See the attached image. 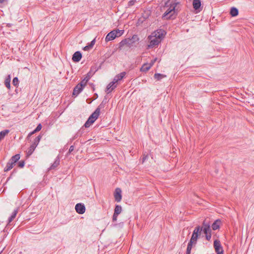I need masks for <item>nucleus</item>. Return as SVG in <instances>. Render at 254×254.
<instances>
[{
	"instance_id": "obj_1",
	"label": "nucleus",
	"mask_w": 254,
	"mask_h": 254,
	"mask_svg": "<svg viewBox=\"0 0 254 254\" xmlns=\"http://www.w3.org/2000/svg\"><path fill=\"white\" fill-rule=\"evenodd\" d=\"M178 3L176 0H168L162 8L165 11L162 15V18L169 19L175 17L177 14L176 7Z\"/></svg>"
},
{
	"instance_id": "obj_2",
	"label": "nucleus",
	"mask_w": 254,
	"mask_h": 254,
	"mask_svg": "<svg viewBox=\"0 0 254 254\" xmlns=\"http://www.w3.org/2000/svg\"><path fill=\"white\" fill-rule=\"evenodd\" d=\"M139 38L137 35H133L131 38L125 39L119 43V48L126 46L127 47L133 49L136 47Z\"/></svg>"
},
{
	"instance_id": "obj_3",
	"label": "nucleus",
	"mask_w": 254,
	"mask_h": 254,
	"mask_svg": "<svg viewBox=\"0 0 254 254\" xmlns=\"http://www.w3.org/2000/svg\"><path fill=\"white\" fill-rule=\"evenodd\" d=\"M202 229L200 228V226L196 227L195 228L193 232L192 233V235L191 238L188 243L186 254H190L191 250L192 247V245L195 244L197 240L198 234L200 233L201 231H202Z\"/></svg>"
},
{
	"instance_id": "obj_4",
	"label": "nucleus",
	"mask_w": 254,
	"mask_h": 254,
	"mask_svg": "<svg viewBox=\"0 0 254 254\" xmlns=\"http://www.w3.org/2000/svg\"><path fill=\"white\" fill-rule=\"evenodd\" d=\"M202 228L203 233L205 234L206 239L208 241L210 240L211 237L210 226L209 223H206L205 221L203 222Z\"/></svg>"
},
{
	"instance_id": "obj_5",
	"label": "nucleus",
	"mask_w": 254,
	"mask_h": 254,
	"mask_svg": "<svg viewBox=\"0 0 254 254\" xmlns=\"http://www.w3.org/2000/svg\"><path fill=\"white\" fill-rule=\"evenodd\" d=\"M148 39L150 41L149 44L148 45V48H152L157 46L161 42L160 40L157 39L156 38L152 37V35L149 36Z\"/></svg>"
},
{
	"instance_id": "obj_6",
	"label": "nucleus",
	"mask_w": 254,
	"mask_h": 254,
	"mask_svg": "<svg viewBox=\"0 0 254 254\" xmlns=\"http://www.w3.org/2000/svg\"><path fill=\"white\" fill-rule=\"evenodd\" d=\"M166 34V32L162 29H158L152 33V37H154L157 39L161 41L162 39Z\"/></svg>"
},
{
	"instance_id": "obj_7",
	"label": "nucleus",
	"mask_w": 254,
	"mask_h": 254,
	"mask_svg": "<svg viewBox=\"0 0 254 254\" xmlns=\"http://www.w3.org/2000/svg\"><path fill=\"white\" fill-rule=\"evenodd\" d=\"M214 247L217 254H223V248L219 241L215 240L214 242Z\"/></svg>"
},
{
	"instance_id": "obj_8",
	"label": "nucleus",
	"mask_w": 254,
	"mask_h": 254,
	"mask_svg": "<svg viewBox=\"0 0 254 254\" xmlns=\"http://www.w3.org/2000/svg\"><path fill=\"white\" fill-rule=\"evenodd\" d=\"M100 114H99L98 109H96L95 111L88 118L89 121L91 123H94L95 121L98 119Z\"/></svg>"
},
{
	"instance_id": "obj_9",
	"label": "nucleus",
	"mask_w": 254,
	"mask_h": 254,
	"mask_svg": "<svg viewBox=\"0 0 254 254\" xmlns=\"http://www.w3.org/2000/svg\"><path fill=\"white\" fill-rule=\"evenodd\" d=\"M122 190L120 188H117L114 193V197L116 201L119 202L122 199Z\"/></svg>"
},
{
	"instance_id": "obj_10",
	"label": "nucleus",
	"mask_w": 254,
	"mask_h": 254,
	"mask_svg": "<svg viewBox=\"0 0 254 254\" xmlns=\"http://www.w3.org/2000/svg\"><path fill=\"white\" fill-rule=\"evenodd\" d=\"M82 58V55L80 52H75L72 56V60L74 62H78Z\"/></svg>"
},
{
	"instance_id": "obj_11",
	"label": "nucleus",
	"mask_w": 254,
	"mask_h": 254,
	"mask_svg": "<svg viewBox=\"0 0 254 254\" xmlns=\"http://www.w3.org/2000/svg\"><path fill=\"white\" fill-rule=\"evenodd\" d=\"M116 87H117V84H115L114 82H111L107 86L106 92L107 93V94H109L113 90H114Z\"/></svg>"
},
{
	"instance_id": "obj_12",
	"label": "nucleus",
	"mask_w": 254,
	"mask_h": 254,
	"mask_svg": "<svg viewBox=\"0 0 254 254\" xmlns=\"http://www.w3.org/2000/svg\"><path fill=\"white\" fill-rule=\"evenodd\" d=\"M116 32L112 31L109 32L106 37L105 40L106 41H110L115 39L117 37V35L115 33Z\"/></svg>"
},
{
	"instance_id": "obj_13",
	"label": "nucleus",
	"mask_w": 254,
	"mask_h": 254,
	"mask_svg": "<svg viewBox=\"0 0 254 254\" xmlns=\"http://www.w3.org/2000/svg\"><path fill=\"white\" fill-rule=\"evenodd\" d=\"M60 162V158L59 156H58L54 163L52 164L51 167L49 168V170H54L59 165Z\"/></svg>"
},
{
	"instance_id": "obj_14",
	"label": "nucleus",
	"mask_w": 254,
	"mask_h": 254,
	"mask_svg": "<svg viewBox=\"0 0 254 254\" xmlns=\"http://www.w3.org/2000/svg\"><path fill=\"white\" fill-rule=\"evenodd\" d=\"M122 207H115V212L113 216V221H116L117 217L122 212Z\"/></svg>"
},
{
	"instance_id": "obj_15",
	"label": "nucleus",
	"mask_w": 254,
	"mask_h": 254,
	"mask_svg": "<svg viewBox=\"0 0 254 254\" xmlns=\"http://www.w3.org/2000/svg\"><path fill=\"white\" fill-rule=\"evenodd\" d=\"M83 89V87L79 86V85L77 84L74 88L73 91V95L77 96Z\"/></svg>"
},
{
	"instance_id": "obj_16",
	"label": "nucleus",
	"mask_w": 254,
	"mask_h": 254,
	"mask_svg": "<svg viewBox=\"0 0 254 254\" xmlns=\"http://www.w3.org/2000/svg\"><path fill=\"white\" fill-rule=\"evenodd\" d=\"M152 66V64H144L140 68V71L142 72L147 71Z\"/></svg>"
},
{
	"instance_id": "obj_17",
	"label": "nucleus",
	"mask_w": 254,
	"mask_h": 254,
	"mask_svg": "<svg viewBox=\"0 0 254 254\" xmlns=\"http://www.w3.org/2000/svg\"><path fill=\"white\" fill-rule=\"evenodd\" d=\"M84 133V128L83 127L81 128L73 136V137L71 138V140H73L76 138H77L78 137H80L82 136L83 133Z\"/></svg>"
},
{
	"instance_id": "obj_18",
	"label": "nucleus",
	"mask_w": 254,
	"mask_h": 254,
	"mask_svg": "<svg viewBox=\"0 0 254 254\" xmlns=\"http://www.w3.org/2000/svg\"><path fill=\"white\" fill-rule=\"evenodd\" d=\"M37 145L36 144L33 143L28 149L27 151V156H30L33 153Z\"/></svg>"
},
{
	"instance_id": "obj_19",
	"label": "nucleus",
	"mask_w": 254,
	"mask_h": 254,
	"mask_svg": "<svg viewBox=\"0 0 254 254\" xmlns=\"http://www.w3.org/2000/svg\"><path fill=\"white\" fill-rule=\"evenodd\" d=\"M14 163L10 160L7 163L5 168H4V172H8L14 166Z\"/></svg>"
},
{
	"instance_id": "obj_20",
	"label": "nucleus",
	"mask_w": 254,
	"mask_h": 254,
	"mask_svg": "<svg viewBox=\"0 0 254 254\" xmlns=\"http://www.w3.org/2000/svg\"><path fill=\"white\" fill-rule=\"evenodd\" d=\"M200 0H193L192 2L193 7L195 10H197L201 6Z\"/></svg>"
},
{
	"instance_id": "obj_21",
	"label": "nucleus",
	"mask_w": 254,
	"mask_h": 254,
	"mask_svg": "<svg viewBox=\"0 0 254 254\" xmlns=\"http://www.w3.org/2000/svg\"><path fill=\"white\" fill-rule=\"evenodd\" d=\"M231 15L233 17L236 16L239 14L238 9L235 7H232L230 11Z\"/></svg>"
},
{
	"instance_id": "obj_22",
	"label": "nucleus",
	"mask_w": 254,
	"mask_h": 254,
	"mask_svg": "<svg viewBox=\"0 0 254 254\" xmlns=\"http://www.w3.org/2000/svg\"><path fill=\"white\" fill-rule=\"evenodd\" d=\"M10 80H11V76L10 74L8 75L6 78L4 80V84L5 86L8 88L10 89Z\"/></svg>"
},
{
	"instance_id": "obj_23",
	"label": "nucleus",
	"mask_w": 254,
	"mask_h": 254,
	"mask_svg": "<svg viewBox=\"0 0 254 254\" xmlns=\"http://www.w3.org/2000/svg\"><path fill=\"white\" fill-rule=\"evenodd\" d=\"M18 213V209H15L8 219V223H10L16 217Z\"/></svg>"
},
{
	"instance_id": "obj_24",
	"label": "nucleus",
	"mask_w": 254,
	"mask_h": 254,
	"mask_svg": "<svg viewBox=\"0 0 254 254\" xmlns=\"http://www.w3.org/2000/svg\"><path fill=\"white\" fill-rule=\"evenodd\" d=\"M220 223V221L219 220H216L212 224V228L213 230H216L219 228V224Z\"/></svg>"
},
{
	"instance_id": "obj_25",
	"label": "nucleus",
	"mask_w": 254,
	"mask_h": 254,
	"mask_svg": "<svg viewBox=\"0 0 254 254\" xmlns=\"http://www.w3.org/2000/svg\"><path fill=\"white\" fill-rule=\"evenodd\" d=\"M20 158V155L19 154H17L13 156L9 160L15 164L17 161H18L19 160Z\"/></svg>"
},
{
	"instance_id": "obj_26",
	"label": "nucleus",
	"mask_w": 254,
	"mask_h": 254,
	"mask_svg": "<svg viewBox=\"0 0 254 254\" xmlns=\"http://www.w3.org/2000/svg\"><path fill=\"white\" fill-rule=\"evenodd\" d=\"M165 77H166V75L159 73H155L154 75V78L157 79V80H160L161 79Z\"/></svg>"
},
{
	"instance_id": "obj_27",
	"label": "nucleus",
	"mask_w": 254,
	"mask_h": 254,
	"mask_svg": "<svg viewBox=\"0 0 254 254\" xmlns=\"http://www.w3.org/2000/svg\"><path fill=\"white\" fill-rule=\"evenodd\" d=\"M126 74L127 73L125 71H124L116 75L115 77L120 81L126 76Z\"/></svg>"
},
{
	"instance_id": "obj_28",
	"label": "nucleus",
	"mask_w": 254,
	"mask_h": 254,
	"mask_svg": "<svg viewBox=\"0 0 254 254\" xmlns=\"http://www.w3.org/2000/svg\"><path fill=\"white\" fill-rule=\"evenodd\" d=\"M9 131V130L5 129L0 132V141L4 138L5 136L8 133Z\"/></svg>"
},
{
	"instance_id": "obj_29",
	"label": "nucleus",
	"mask_w": 254,
	"mask_h": 254,
	"mask_svg": "<svg viewBox=\"0 0 254 254\" xmlns=\"http://www.w3.org/2000/svg\"><path fill=\"white\" fill-rule=\"evenodd\" d=\"M86 207H74L76 211L79 214H83L85 211Z\"/></svg>"
},
{
	"instance_id": "obj_30",
	"label": "nucleus",
	"mask_w": 254,
	"mask_h": 254,
	"mask_svg": "<svg viewBox=\"0 0 254 254\" xmlns=\"http://www.w3.org/2000/svg\"><path fill=\"white\" fill-rule=\"evenodd\" d=\"M106 102V101H105V100H104L102 102V103L99 105V106L97 107V108L96 109H98L99 114H100V110L101 109H103L105 107V105Z\"/></svg>"
},
{
	"instance_id": "obj_31",
	"label": "nucleus",
	"mask_w": 254,
	"mask_h": 254,
	"mask_svg": "<svg viewBox=\"0 0 254 254\" xmlns=\"http://www.w3.org/2000/svg\"><path fill=\"white\" fill-rule=\"evenodd\" d=\"M42 138V136L41 135H39L38 136H37L34 141H33V143H35L36 145L37 146L39 141H40L41 139Z\"/></svg>"
},
{
	"instance_id": "obj_32",
	"label": "nucleus",
	"mask_w": 254,
	"mask_h": 254,
	"mask_svg": "<svg viewBox=\"0 0 254 254\" xmlns=\"http://www.w3.org/2000/svg\"><path fill=\"white\" fill-rule=\"evenodd\" d=\"M19 80L17 77H14L12 80V84L14 86H17L18 84Z\"/></svg>"
},
{
	"instance_id": "obj_33",
	"label": "nucleus",
	"mask_w": 254,
	"mask_h": 254,
	"mask_svg": "<svg viewBox=\"0 0 254 254\" xmlns=\"http://www.w3.org/2000/svg\"><path fill=\"white\" fill-rule=\"evenodd\" d=\"M113 31L116 32L115 33L116 35H117V37L121 36L124 33V30H113Z\"/></svg>"
},
{
	"instance_id": "obj_34",
	"label": "nucleus",
	"mask_w": 254,
	"mask_h": 254,
	"mask_svg": "<svg viewBox=\"0 0 254 254\" xmlns=\"http://www.w3.org/2000/svg\"><path fill=\"white\" fill-rule=\"evenodd\" d=\"M86 84L87 82H86L84 79H82V81L78 84L79 85V86L84 88V87L86 85Z\"/></svg>"
},
{
	"instance_id": "obj_35",
	"label": "nucleus",
	"mask_w": 254,
	"mask_h": 254,
	"mask_svg": "<svg viewBox=\"0 0 254 254\" xmlns=\"http://www.w3.org/2000/svg\"><path fill=\"white\" fill-rule=\"evenodd\" d=\"M136 0H130L128 2V3H127V6L128 7H130L132 5H133L136 2Z\"/></svg>"
},
{
	"instance_id": "obj_36",
	"label": "nucleus",
	"mask_w": 254,
	"mask_h": 254,
	"mask_svg": "<svg viewBox=\"0 0 254 254\" xmlns=\"http://www.w3.org/2000/svg\"><path fill=\"white\" fill-rule=\"evenodd\" d=\"M148 154H144L143 155L142 158L141 159L142 163H143L147 159H148Z\"/></svg>"
},
{
	"instance_id": "obj_37",
	"label": "nucleus",
	"mask_w": 254,
	"mask_h": 254,
	"mask_svg": "<svg viewBox=\"0 0 254 254\" xmlns=\"http://www.w3.org/2000/svg\"><path fill=\"white\" fill-rule=\"evenodd\" d=\"M24 165L25 161L24 160H21L18 163V167L20 168H23L24 166Z\"/></svg>"
},
{
	"instance_id": "obj_38",
	"label": "nucleus",
	"mask_w": 254,
	"mask_h": 254,
	"mask_svg": "<svg viewBox=\"0 0 254 254\" xmlns=\"http://www.w3.org/2000/svg\"><path fill=\"white\" fill-rule=\"evenodd\" d=\"M92 124L93 123H91L90 122H89V120L88 119L87 121L84 124V127H88Z\"/></svg>"
},
{
	"instance_id": "obj_39",
	"label": "nucleus",
	"mask_w": 254,
	"mask_h": 254,
	"mask_svg": "<svg viewBox=\"0 0 254 254\" xmlns=\"http://www.w3.org/2000/svg\"><path fill=\"white\" fill-rule=\"evenodd\" d=\"M42 128V125L41 124H39L37 126V127H36V128L35 129V131H40Z\"/></svg>"
},
{
	"instance_id": "obj_40",
	"label": "nucleus",
	"mask_w": 254,
	"mask_h": 254,
	"mask_svg": "<svg viewBox=\"0 0 254 254\" xmlns=\"http://www.w3.org/2000/svg\"><path fill=\"white\" fill-rule=\"evenodd\" d=\"M95 43V39H93L88 45L89 47L91 49Z\"/></svg>"
},
{
	"instance_id": "obj_41",
	"label": "nucleus",
	"mask_w": 254,
	"mask_h": 254,
	"mask_svg": "<svg viewBox=\"0 0 254 254\" xmlns=\"http://www.w3.org/2000/svg\"><path fill=\"white\" fill-rule=\"evenodd\" d=\"M74 148V147L73 145L70 146L69 147V150H68V153H71L73 151Z\"/></svg>"
},
{
	"instance_id": "obj_42",
	"label": "nucleus",
	"mask_w": 254,
	"mask_h": 254,
	"mask_svg": "<svg viewBox=\"0 0 254 254\" xmlns=\"http://www.w3.org/2000/svg\"><path fill=\"white\" fill-rule=\"evenodd\" d=\"M112 82H114L115 84H116L119 81L117 78H116L115 77H114L113 80L112 81Z\"/></svg>"
},
{
	"instance_id": "obj_43",
	"label": "nucleus",
	"mask_w": 254,
	"mask_h": 254,
	"mask_svg": "<svg viewBox=\"0 0 254 254\" xmlns=\"http://www.w3.org/2000/svg\"><path fill=\"white\" fill-rule=\"evenodd\" d=\"M90 79V77L89 76H88V75H87L84 78V80L86 81V82H88V80H89Z\"/></svg>"
},
{
	"instance_id": "obj_44",
	"label": "nucleus",
	"mask_w": 254,
	"mask_h": 254,
	"mask_svg": "<svg viewBox=\"0 0 254 254\" xmlns=\"http://www.w3.org/2000/svg\"><path fill=\"white\" fill-rule=\"evenodd\" d=\"M91 48L89 47L88 45H87L86 46H85L84 48H83V50L84 51H88L89 50V49H90Z\"/></svg>"
},
{
	"instance_id": "obj_45",
	"label": "nucleus",
	"mask_w": 254,
	"mask_h": 254,
	"mask_svg": "<svg viewBox=\"0 0 254 254\" xmlns=\"http://www.w3.org/2000/svg\"><path fill=\"white\" fill-rule=\"evenodd\" d=\"M75 206H85L84 204L82 203H77Z\"/></svg>"
},
{
	"instance_id": "obj_46",
	"label": "nucleus",
	"mask_w": 254,
	"mask_h": 254,
	"mask_svg": "<svg viewBox=\"0 0 254 254\" xmlns=\"http://www.w3.org/2000/svg\"><path fill=\"white\" fill-rule=\"evenodd\" d=\"M157 58L154 59L153 60L151 61L150 64H152V65L154 64V63L156 62Z\"/></svg>"
},
{
	"instance_id": "obj_47",
	"label": "nucleus",
	"mask_w": 254,
	"mask_h": 254,
	"mask_svg": "<svg viewBox=\"0 0 254 254\" xmlns=\"http://www.w3.org/2000/svg\"><path fill=\"white\" fill-rule=\"evenodd\" d=\"M12 25V24L11 23L6 24V27H10Z\"/></svg>"
},
{
	"instance_id": "obj_48",
	"label": "nucleus",
	"mask_w": 254,
	"mask_h": 254,
	"mask_svg": "<svg viewBox=\"0 0 254 254\" xmlns=\"http://www.w3.org/2000/svg\"><path fill=\"white\" fill-rule=\"evenodd\" d=\"M6 0H0V3H3L4 1H5Z\"/></svg>"
},
{
	"instance_id": "obj_49",
	"label": "nucleus",
	"mask_w": 254,
	"mask_h": 254,
	"mask_svg": "<svg viewBox=\"0 0 254 254\" xmlns=\"http://www.w3.org/2000/svg\"><path fill=\"white\" fill-rule=\"evenodd\" d=\"M37 131H35V129L32 131L31 132L30 134L31 135V134H33L34 133H35V132H36Z\"/></svg>"
},
{
	"instance_id": "obj_50",
	"label": "nucleus",
	"mask_w": 254,
	"mask_h": 254,
	"mask_svg": "<svg viewBox=\"0 0 254 254\" xmlns=\"http://www.w3.org/2000/svg\"><path fill=\"white\" fill-rule=\"evenodd\" d=\"M115 206L118 207V206H120L119 205H116Z\"/></svg>"
}]
</instances>
